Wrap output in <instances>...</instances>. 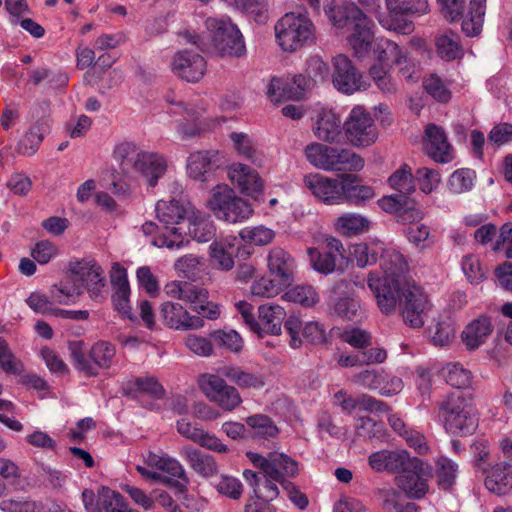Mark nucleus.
Instances as JSON below:
<instances>
[{
  "label": "nucleus",
  "mask_w": 512,
  "mask_h": 512,
  "mask_svg": "<svg viewBox=\"0 0 512 512\" xmlns=\"http://www.w3.org/2000/svg\"><path fill=\"white\" fill-rule=\"evenodd\" d=\"M439 415L445 430L456 436L471 435L478 427L477 411L469 393L448 394L439 403Z\"/></svg>",
  "instance_id": "obj_1"
},
{
  "label": "nucleus",
  "mask_w": 512,
  "mask_h": 512,
  "mask_svg": "<svg viewBox=\"0 0 512 512\" xmlns=\"http://www.w3.org/2000/svg\"><path fill=\"white\" fill-rule=\"evenodd\" d=\"M156 217L163 224L165 232L152 238L151 244L158 248L179 250L189 243L187 232L180 226L190 212V203L179 200H160L155 206Z\"/></svg>",
  "instance_id": "obj_2"
},
{
  "label": "nucleus",
  "mask_w": 512,
  "mask_h": 512,
  "mask_svg": "<svg viewBox=\"0 0 512 512\" xmlns=\"http://www.w3.org/2000/svg\"><path fill=\"white\" fill-rule=\"evenodd\" d=\"M304 154L312 166L324 171L358 172L365 165L364 159L348 148L318 142L307 145Z\"/></svg>",
  "instance_id": "obj_3"
},
{
  "label": "nucleus",
  "mask_w": 512,
  "mask_h": 512,
  "mask_svg": "<svg viewBox=\"0 0 512 512\" xmlns=\"http://www.w3.org/2000/svg\"><path fill=\"white\" fill-rule=\"evenodd\" d=\"M274 30L278 45L286 52H295L315 41V25L307 13H286Z\"/></svg>",
  "instance_id": "obj_4"
},
{
  "label": "nucleus",
  "mask_w": 512,
  "mask_h": 512,
  "mask_svg": "<svg viewBox=\"0 0 512 512\" xmlns=\"http://www.w3.org/2000/svg\"><path fill=\"white\" fill-rule=\"evenodd\" d=\"M207 205L218 219L229 223L247 220L253 213L251 204L237 196L226 184L217 185L211 190Z\"/></svg>",
  "instance_id": "obj_5"
},
{
  "label": "nucleus",
  "mask_w": 512,
  "mask_h": 512,
  "mask_svg": "<svg viewBox=\"0 0 512 512\" xmlns=\"http://www.w3.org/2000/svg\"><path fill=\"white\" fill-rule=\"evenodd\" d=\"M205 27L211 34L215 51L222 57H241L246 46L240 30L229 18H207Z\"/></svg>",
  "instance_id": "obj_6"
},
{
  "label": "nucleus",
  "mask_w": 512,
  "mask_h": 512,
  "mask_svg": "<svg viewBox=\"0 0 512 512\" xmlns=\"http://www.w3.org/2000/svg\"><path fill=\"white\" fill-rule=\"evenodd\" d=\"M70 278L80 290H86L90 298L102 302L107 292L103 268L93 259H82L69 263Z\"/></svg>",
  "instance_id": "obj_7"
},
{
  "label": "nucleus",
  "mask_w": 512,
  "mask_h": 512,
  "mask_svg": "<svg viewBox=\"0 0 512 512\" xmlns=\"http://www.w3.org/2000/svg\"><path fill=\"white\" fill-rule=\"evenodd\" d=\"M164 292L167 296L182 300L188 304L197 315L208 320L219 317L220 311L217 304L208 300L209 294L205 288L191 282L172 281L165 285Z\"/></svg>",
  "instance_id": "obj_8"
},
{
  "label": "nucleus",
  "mask_w": 512,
  "mask_h": 512,
  "mask_svg": "<svg viewBox=\"0 0 512 512\" xmlns=\"http://www.w3.org/2000/svg\"><path fill=\"white\" fill-rule=\"evenodd\" d=\"M247 458L252 464L267 473L269 477L277 480L281 486H285L289 478H294L299 473L298 462L281 452H269L267 456L248 451Z\"/></svg>",
  "instance_id": "obj_9"
},
{
  "label": "nucleus",
  "mask_w": 512,
  "mask_h": 512,
  "mask_svg": "<svg viewBox=\"0 0 512 512\" xmlns=\"http://www.w3.org/2000/svg\"><path fill=\"white\" fill-rule=\"evenodd\" d=\"M223 376L212 373H203L198 377L201 392L224 411H233L241 403L242 398L236 387L227 384Z\"/></svg>",
  "instance_id": "obj_10"
},
{
  "label": "nucleus",
  "mask_w": 512,
  "mask_h": 512,
  "mask_svg": "<svg viewBox=\"0 0 512 512\" xmlns=\"http://www.w3.org/2000/svg\"><path fill=\"white\" fill-rule=\"evenodd\" d=\"M347 140L355 147H368L378 138V130L371 115L362 107H354L343 123Z\"/></svg>",
  "instance_id": "obj_11"
},
{
  "label": "nucleus",
  "mask_w": 512,
  "mask_h": 512,
  "mask_svg": "<svg viewBox=\"0 0 512 512\" xmlns=\"http://www.w3.org/2000/svg\"><path fill=\"white\" fill-rule=\"evenodd\" d=\"M410 281H395L380 278L376 273L368 275V287L373 292L378 308L385 315L394 313L403 298V292Z\"/></svg>",
  "instance_id": "obj_12"
},
{
  "label": "nucleus",
  "mask_w": 512,
  "mask_h": 512,
  "mask_svg": "<svg viewBox=\"0 0 512 512\" xmlns=\"http://www.w3.org/2000/svg\"><path fill=\"white\" fill-rule=\"evenodd\" d=\"M428 296L420 286L410 282L403 292V298L399 305L403 321L412 328H421L425 323V317L431 309Z\"/></svg>",
  "instance_id": "obj_13"
},
{
  "label": "nucleus",
  "mask_w": 512,
  "mask_h": 512,
  "mask_svg": "<svg viewBox=\"0 0 512 512\" xmlns=\"http://www.w3.org/2000/svg\"><path fill=\"white\" fill-rule=\"evenodd\" d=\"M167 101L177 107L173 111L174 113L182 112L184 114V119L177 125V132L181 139L186 140L196 137L209 128L208 123L202 120L206 109L200 100L186 104L169 98H167Z\"/></svg>",
  "instance_id": "obj_14"
},
{
  "label": "nucleus",
  "mask_w": 512,
  "mask_h": 512,
  "mask_svg": "<svg viewBox=\"0 0 512 512\" xmlns=\"http://www.w3.org/2000/svg\"><path fill=\"white\" fill-rule=\"evenodd\" d=\"M345 249L340 240L329 237L325 241V249L309 248L308 254L312 267L319 273L330 274L336 269H341L343 263H347L344 255Z\"/></svg>",
  "instance_id": "obj_15"
},
{
  "label": "nucleus",
  "mask_w": 512,
  "mask_h": 512,
  "mask_svg": "<svg viewBox=\"0 0 512 512\" xmlns=\"http://www.w3.org/2000/svg\"><path fill=\"white\" fill-rule=\"evenodd\" d=\"M334 68L333 84L338 91L350 95L367 89V83L362 74L356 70L348 57L344 55L336 56L334 58Z\"/></svg>",
  "instance_id": "obj_16"
},
{
  "label": "nucleus",
  "mask_w": 512,
  "mask_h": 512,
  "mask_svg": "<svg viewBox=\"0 0 512 512\" xmlns=\"http://www.w3.org/2000/svg\"><path fill=\"white\" fill-rule=\"evenodd\" d=\"M171 69L176 76L187 82H198L206 73L207 63L199 53L182 50L173 56Z\"/></svg>",
  "instance_id": "obj_17"
},
{
  "label": "nucleus",
  "mask_w": 512,
  "mask_h": 512,
  "mask_svg": "<svg viewBox=\"0 0 512 512\" xmlns=\"http://www.w3.org/2000/svg\"><path fill=\"white\" fill-rule=\"evenodd\" d=\"M425 153L437 163H449L453 159V148L448 142L444 129L436 124H428L423 139Z\"/></svg>",
  "instance_id": "obj_18"
},
{
  "label": "nucleus",
  "mask_w": 512,
  "mask_h": 512,
  "mask_svg": "<svg viewBox=\"0 0 512 512\" xmlns=\"http://www.w3.org/2000/svg\"><path fill=\"white\" fill-rule=\"evenodd\" d=\"M160 317L163 323L175 330H197L204 327V320L190 313L179 303L164 302L160 306Z\"/></svg>",
  "instance_id": "obj_19"
},
{
  "label": "nucleus",
  "mask_w": 512,
  "mask_h": 512,
  "mask_svg": "<svg viewBox=\"0 0 512 512\" xmlns=\"http://www.w3.org/2000/svg\"><path fill=\"white\" fill-rule=\"evenodd\" d=\"M304 184L317 199L326 204L343 202V180L340 182L338 179L314 173L304 177Z\"/></svg>",
  "instance_id": "obj_20"
},
{
  "label": "nucleus",
  "mask_w": 512,
  "mask_h": 512,
  "mask_svg": "<svg viewBox=\"0 0 512 512\" xmlns=\"http://www.w3.org/2000/svg\"><path fill=\"white\" fill-rule=\"evenodd\" d=\"M351 33L348 36V42L358 57H363L370 50L374 39L373 21L361 10L349 24Z\"/></svg>",
  "instance_id": "obj_21"
},
{
  "label": "nucleus",
  "mask_w": 512,
  "mask_h": 512,
  "mask_svg": "<svg viewBox=\"0 0 512 512\" xmlns=\"http://www.w3.org/2000/svg\"><path fill=\"white\" fill-rule=\"evenodd\" d=\"M311 79L304 75H295L289 81H283L274 77L271 79L267 96L272 102H279L281 99H300L306 89L309 88Z\"/></svg>",
  "instance_id": "obj_22"
},
{
  "label": "nucleus",
  "mask_w": 512,
  "mask_h": 512,
  "mask_svg": "<svg viewBox=\"0 0 512 512\" xmlns=\"http://www.w3.org/2000/svg\"><path fill=\"white\" fill-rule=\"evenodd\" d=\"M414 468L395 476L396 486L410 499H421L428 492L427 480L423 477V462L414 461Z\"/></svg>",
  "instance_id": "obj_23"
},
{
  "label": "nucleus",
  "mask_w": 512,
  "mask_h": 512,
  "mask_svg": "<svg viewBox=\"0 0 512 512\" xmlns=\"http://www.w3.org/2000/svg\"><path fill=\"white\" fill-rule=\"evenodd\" d=\"M110 281L114 291L112 295L114 308L124 317L131 319L130 286L127 271L119 263H113L110 271Z\"/></svg>",
  "instance_id": "obj_24"
},
{
  "label": "nucleus",
  "mask_w": 512,
  "mask_h": 512,
  "mask_svg": "<svg viewBox=\"0 0 512 512\" xmlns=\"http://www.w3.org/2000/svg\"><path fill=\"white\" fill-rule=\"evenodd\" d=\"M286 312L278 304H263L258 307V316L253 323L252 331L259 336L264 334L279 335Z\"/></svg>",
  "instance_id": "obj_25"
},
{
  "label": "nucleus",
  "mask_w": 512,
  "mask_h": 512,
  "mask_svg": "<svg viewBox=\"0 0 512 512\" xmlns=\"http://www.w3.org/2000/svg\"><path fill=\"white\" fill-rule=\"evenodd\" d=\"M493 330L491 318L487 315H480L465 326L461 333V339L466 349L473 351L488 340Z\"/></svg>",
  "instance_id": "obj_26"
},
{
  "label": "nucleus",
  "mask_w": 512,
  "mask_h": 512,
  "mask_svg": "<svg viewBox=\"0 0 512 512\" xmlns=\"http://www.w3.org/2000/svg\"><path fill=\"white\" fill-rule=\"evenodd\" d=\"M167 168L168 162L164 155L144 151L134 172L140 174L150 187H154L158 180L165 175Z\"/></svg>",
  "instance_id": "obj_27"
},
{
  "label": "nucleus",
  "mask_w": 512,
  "mask_h": 512,
  "mask_svg": "<svg viewBox=\"0 0 512 512\" xmlns=\"http://www.w3.org/2000/svg\"><path fill=\"white\" fill-rule=\"evenodd\" d=\"M342 128L343 124L341 119L335 112L328 109H322L317 114L313 132L319 140L333 143L337 141Z\"/></svg>",
  "instance_id": "obj_28"
},
{
  "label": "nucleus",
  "mask_w": 512,
  "mask_h": 512,
  "mask_svg": "<svg viewBox=\"0 0 512 512\" xmlns=\"http://www.w3.org/2000/svg\"><path fill=\"white\" fill-rule=\"evenodd\" d=\"M228 175L231 181L249 196H255L262 191L263 184L258 173L245 164H233Z\"/></svg>",
  "instance_id": "obj_29"
},
{
  "label": "nucleus",
  "mask_w": 512,
  "mask_h": 512,
  "mask_svg": "<svg viewBox=\"0 0 512 512\" xmlns=\"http://www.w3.org/2000/svg\"><path fill=\"white\" fill-rule=\"evenodd\" d=\"M243 477L253 488L254 495L257 499L270 502L278 497V481L269 477L268 474L264 473L262 470L258 473L252 470H245Z\"/></svg>",
  "instance_id": "obj_30"
},
{
  "label": "nucleus",
  "mask_w": 512,
  "mask_h": 512,
  "mask_svg": "<svg viewBox=\"0 0 512 512\" xmlns=\"http://www.w3.org/2000/svg\"><path fill=\"white\" fill-rule=\"evenodd\" d=\"M270 276L280 278L290 284L293 280L294 259L281 247L272 248L267 255Z\"/></svg>",
  "instance_id": "obj_31"
},
{
  "label": "nucleus",
  "mask_w": 512,
  "mask_h": 512,
  "mask_svg": "<svg viewBox=\"0 0 512 512\" xmlns=\"http://www.w3.org/2000/svg\"><path fill=\"white\" fill-rule=\"evenodd\" d=\"M182 455L192 470L199 476L209 479L218 475L219 466L212 455L191 447H185L182 450Z\"/></svg>",
  "instance_id": "obj_32"
},
{
  "label": "nucleus",
  "mask_w": 512,
  "mask_h": 512,
  "mask_svg": "<svg viewBox=\"0 0 512 512\" xmlns=\"http://www.w3.org/2000/svg\"><path fill=\"white\" fill-rule=\"evenodd\" d=\"M380 268L383 277L395 281H408L406 273L408 272V263L404 256L397 250L386 249L380 257Z\"/></svg>",
  "instance_id": "obj_33"
},
{
  "label": "nucleus",
  "mask_w": 512,
  "mask_h": 512,
  "mask_svg": "<svg viewBox=\"0 0 512 512\" xmlns=\"http://www.w3.org/2000/svg\"><path fill=\"white\" fill-rule=\"evenodd\" d=\"M219 373L241 389H260L265 385L262 374L244 370L239 366H223Z\"/></svg>",
  "instance_id": "obj_34"
},
{
  "label": "nucleus",
  "mask_w": 512,
  "mask_h": 512,
  "mask_svg": "<svg viewBox=\"0 0 512 512\" xmlns=\"http://www.w3.org/2000/svg\"><path fill=\"white\" fill-rule=\"evenodd\" d=\"M216 151H197L191 153L187 161V173L189 177L206 181L213 167L216 165Z\"/></svg>",
  "instance_id": "obj_35"
},
{
  "label": "nucleus",
  "mask_w": 512,
  "mask_h": 512,
  "mask_svg": "<svg viewBox=\"0 0 512 512\" xmlns=\"http://www.w3.org/2000/svg\"><path fill=\"white\" fill-rule=\"evenodd\" d=\"M143 150L133 142L123 141L115 145L112 157L123 174H130L138 167Z\"/></svg>",
  "instance_id": "obj_36"
},
{
  "label": "nucleus",
  "mask_w": 512,
  "mask_h": 512,
  "mask_svg": "<svg viewBox=\"0 0 512 512\" xmlns=\"http://www.w3.org/2000/svg\"><path fill=\"white\" fill-rule=\"evenodd\" d=\"M485 486L496 495L507 494L512 489V466L508 463L494 465L485 478Z\"/></svg>",
  "instance_id": "obj_37"
},
{
  "label": "nucleus",
  "mask_w": 512,
  "mask_h": 512,
  "mask_svg": "<svg viewBox=\"0 0 512 512\" xmlns=\"http://www.w3.org/2000/svg\"><path fill=\"white\" fill-rule=\"evenodd\" d=\"M341 179H343V201L362 205L375 197L374 189L371 186L357 183V176L345 173Z\"/></svg>",
  "instance_id": "obj_38"
},
{
  "label": "nucleus",
  "mask_w": 512,
  "mask_h": 512,
  "mask_svg": "<svg viewBox=\"0 0 512 512\" xmlns=\"http://www.w3.org/2000/svg\"><path fill=\"white\" fill-rule=\"evenodd\" d=\"M324 10L330 22L338 29L348 27L361 11L353 2L337 4L334 1L327 4Z\"/></svg>",
  "instance_id": "obj_39"
},
{
  "label": "nucleus",
  "mask_w": 512,
  "mask_h": 512,
  "mask_svg": "<svg viewBox=\"0 0 512 512\" xmlns=\"http://www.w3.org/2000/svg\"><path fill=\"white\" fill-rule=\"evenodd\" d=\"M437 55L445 61H453L463 55L460 37L452 30H446L435 37Z\"/></svg>",
  "instance_id": "obj_40"
},
{
  "label": "nucleus",
  "mask_w": 512,
  "mask_h": 512,
  "mask_svg": "<svg viewBox=\"0 0 512 512\" xmlns=\"http://www.w3.org/2000/svg\"><path fill=\"white\" fill-rule=\"evenodd\" d=\"M486 0H470L469 9L462 22V31L469 37L480 34L486 10Z\"/></svg>",
  "instance_id": "obj_41"
},
{
  "label": "nucleus",
  "mask_w": 512,
  "mask_h": 512,
  "mask_svg": "<svg viewBox=\"0 0 512 512\" xmlns=\"http://www.w3.org/2000/svg\"><path fill=\"white\" fill-rule=\"evenodd\" d=\"M68 349L74 367L87 377H96L99 373L97 368L86 357V346L83 341L69 342Z\"/></svg>",
  "instance_id": "obj_42"
},
{
  "label": "nucleus",
  "mask_w": 512,
  "mask_h": 512,
  "mask_svg": "<svg viewBox=\"0 0 512 512\" xmlns=\"http://www.w3.org/2000/svg\"><path fill=\"white\" fill-rule=\"evenodd\" d=\"M370 221L356 213H345L335 221L336 229L343 235L353 236L369 229Z\"/></svg>",
  "instance_id": "obj_43"
},
{
  "label": "nucleus",
  "mask_w": 512,
  "mask_h": 512,
  "mask_svg": "<svg viewBox=\"0 0 512 512\" xmlns=\"http://www.w3.org/2000/svg\"><path fill=\"white\" fill-rule=\"evenodd\" d=\"M161 471L171 476L170 479L165 478V482L179 493H184L187 490L189 478L186 475L184 467L178 460L168 456Z\"/></svg>",
  "instance_id": "obj_44"
},
{
  "label": "nucleus",
  "mask_w": 512,
  "mask_h": 512,
  "mask_svg": "<svg viewBox=\"0 0 512 512\" xmlns=\"http://www.w3.org/2000/svg\"><path fill=\"white\" fill-rule=\"evenodd\" d=\"M282 298L305 308L313 307L319 302V294L313 286L307 284L296 285L288 289Z\"/></svg>",
  "instance_id": "obj_45"
},
{
  "label": "nucleus",
  "mask_w": 512,
  "mask_h": 512,
  "mask_svg": "<svg viewBox=\"0 0 512 512\" xmlns=\"http://www.w3.org/2000/svg\"><path fill=\"white\" fill-rule=\"evenodd\" d=\"M289 284L280 281L278 277L262 276L255 280L251 286V293L262 298H272L279 295Z\"/></svg>",
  "instance_id": "obj_46"
},
{
  "label": "nucleus",
  "mask_w": 512,
  "mask_h": 512,
  "mask_svg": "<svg viewBox=\"0 0 512 512\" xmlns=\"http://www.w3.org/2000/svg\"><path fill=\"white\" fill-rule=\"evenodd\" d=\"M246 424L252 430L254 438H274L279 432L274 421L264 414H256L247 417Z\"/></svg>",
  "instance_id": "obj_47"
},
{
  "label": "nucleus",
  "mask_w": 512,
  "mask_h": 512,
  "mask_svg": "<svg viewBox=\"0 0 512 512\" xmlns=\"http://www.w3.org/2000/svg\"><path fill=\"white\" fill-rule=\"evenodd\" d=\"M89 355L96 368L109 369L116 355V347L108 341L100 340L92 345Z\"/></svg>",
  "instance_id": "obj_48"
},
{
  "label": "nucleus",
  "mask_w": 512,
  "mask_h": 512,
  "mask_svg": "<svg viewBox=\"0 0 512 512\" xmlns=\"http://www.w3.org/2000/svg\"><path fill=\"white\" fill-rule=\"evenodd\" d=\"M234 245L226 241L214 242L210 246V256L213 264L224 271L234 267Z\"/></svg>",
  "instance_id": "obj_49"
},
{
  "label": "nucleus",
  "mask_w": 512,
  "mask_h": 512,
  "mask_svg": "<svg viewBox=\"0 0 512 512\" xmlns=\"http://www.w3.org/2000/svg\"><path fill=\"white\" fill-rule=\"evenodd\" d=\"M443 374L447 384L457 389H464L471 385L472 373L458 362L446 364Z\"/></svg>",
  "instance_id": "obj_50"
},
{
  "label": "nucleus",
  "mask_w": 512,
  "mask_h": 512,
  "mask_svg": "<svg viewBox=\"0 0 512 512\" xmlns=\"http://www.w3.org/2000/svg\"><path fill=\"white\" fill-rule=\"evenodd\" d=\"M406 13H391L384 14L378 13L377 20L379 24L389 31H394L398 34L408 35L414 30V25L411 21L405 18Z\"/></svg>",
  "instance_id": "obj_51"
},
{
  "label": "nucleus",
  "mask_w": 512,
  "mask_h": 512,
  "mask_svg": "<svg viewBox=\"0 0 512 512\" xmlns=\"http://www.w3.org/2000/svg\"><path fill=\"white\" fill-rule=\"evenodd\" d=\"M389 185L397 190L402 196L409 195L415 191V180L411 168L403 164L388 179Z\"/></svg>",
  "instance_id": "obj_52"
},
{
  "label": "nucleus",
  "mask_w": 512,
  "mask_h": 512,
  "mask_svg": "<svg viewBox=\"0 0 512 512\" xmlns=\"http://www.w3.org/2000/svg\"><path fill=\"white\" fill-rule=\"evenodd\" d=\"M369 75L382 93L395 94L397 92L398 84L384 64L376 63L372 65L369 69Z\"/></svg>",
  "instance_id": "obj_53"
},
{
  "label": "nucleus",
  "mask_w": 512,
  "mask_h": 512,
  "mask_svg": "<svg viewBox=\"0 0 512 512\" xmlns=\"http://www.w3.org/2000/svg\"><path fill=\"white\" fill-rule=\"evenodd\" d=\"M174 268L182 277L195 281L203 271L202 258L193 254L184 255L175 261Z\"/></svg>",
  "instance_id": "obj_54"
},
{
  "label": "nucleus",
  "mask_w": 512,
  "mask_h": 512,
  "mask_svg": "<svg viewBox=\"0 0 512 512\" xmlns=\"http://www.w3.org/2000/svg\"><path fill=\"white\" fill-rule=\"evenodd\" d=\"M188 234L200 243L208 242L215 235V227L208 219L193 215L189 218Z\"/></svg>",
  "instance_id": "obj_55"
},
{
  "label": "nucleus",
  "mask_w": 512,
  "mask_h": 512,
  "mask_svg": "<svg viewBox=\"0 0 512 512\" xmlns=\"http://www.w3.org/2000/svg\"><path fill=\"white\" fill-rule=\"evenodd\" d=\"M131 390L148 394L154 398L162 399L165 396V389L153 376L134 377L128 381Z\"/></svg>",
  "instance_id": "obj_56"
},
{
  "label": "nucleus",
  "mask_w": 512,
  "mask_h": 512,
  "mask_svg": "<svg viewBox=\"0 0 512 512\" xmlns=\"http://www.w3.org/2000/svg\"><path fill=\"white\" fill-rule=\"evenodd\" d=\"M239 236L246 243L264 246L273 241L275 238V232L270 228L260 225L242 229Z\"/></svg>",
  "instance_id": "obj_57"
},
{
  "label": "nucleus",
  "mask_w": 512,
  "mask_h": 512,
  "mask_svg": "<svg viewBox=\"0 0 512 512\" xmlns=\"http://www.w3.org/2000/svg\"><path fill=\"white\" fill-rule=\"evenodd\" d=\"M475 177V172L471 169H458L449 178V189L455 194L467 192L472 189Z\"/></svg>",
  "instance_id": "obj_58"
},
{
  "label": "nucleus",
  "mask_w": 512,
  "mask_h": 512,
  "mask_svg": "<svg viewBox=\"0 0 512 512\" xmlns=\"http://www.w3.org/2000/svg\"><path fill=\"white\" fill-rule=\"evenodd\" d=\"M81 294L82 290L71 280L70 282H61L59 285H54L51 290L53 300L63 305L74 302Z\"/></svg>",
  "instance_id": "obj_59"
},
{
  "label": "nucleus",
  "mask_w": 512,
  "mask_h": 512,
  "mask_svg": "<svg viewBox=\"0 0 512 512\" xmlns=\"http://www.w3.org/2000/svg\"><path fill=\"white\" fill-rule=\"evenodd\" d=\"M419 458L411 457L406 451H389L387 471L400 475L408 468H414V461Z\"/></svg>",
  "instance_id": "obj_60"
},
{
  "label": "nucleus",
  "mask_w": 512,
  "mask_h": 512,
  "mask_svg": "<svg viewBox=\"0 0 512 512\" xmlns=\"http://www.w3.org/2000/svg\"><path fill=\"white\" fill-rule=\"evenodd\" d=\"M436 465L438 484L444 489L450 488L455 483L458 470L457 464L446 457H440Z\"/></svg>",
  "instance_id": "obj_61"
},
{
  "label": "nucleus",
  "mask_w": 512,
  "mask_h": 512,
  "mask_svg": "<svg viewBox=\"0 0 512 512\" xmlns=\"http://www.w3.org/2000/svg\"><path fill=\"white\" fill-rule=\"evenodd\" d=\"M414 180L423 193L429 194L439 186L441 176L437 170L421 167L416 170Z\"/></svg>",
  "instance_id": "obj_62"
},
{
  "label": "nucleus",
  "mask_w": 512,
  "mask_h": 512,
  "mask_svg": "<svg viewBox=\"0 0 512 512\" xmlns=\"http://www.w3.org/2000/svg\"><path fill=\"white\" fill-rule=\"evenodd\" d=\"M43 133L38 125L32 126L17 145L18 153L32 155L39 148L43 141Z\"/></svg>",
  "instance_id": "obj_63"
},
{
  "label": "nucleus",
  "mask_w": 512,
  "mask_h": 512,
  "mask_svg": "<svg viewBox=\"0 0 512 512\" xmlns=\"http://www.w3.org/2000/svg\"><path fill=\"white\" fill-rule=\"evenodd\" d=\"M431 341L435 346H448L455 337V326L450 320L437 322L433 331H431Z\"/></svg>",
  "instance_id": "obj_64"
}]
</instances>
